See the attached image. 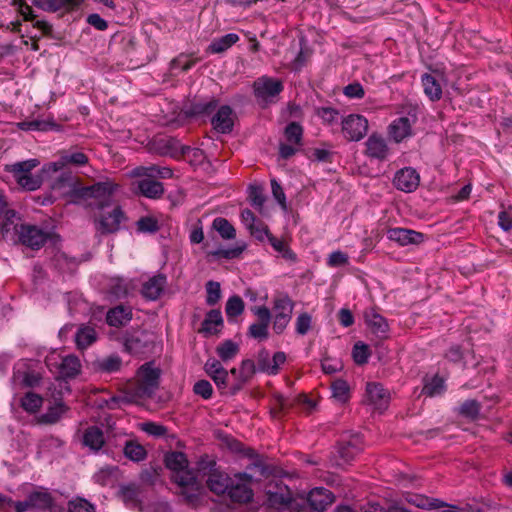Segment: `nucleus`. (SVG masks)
<instances>
[{"instance_id":"nucleus-55","label":"nucleus","mask_w":512,"mask_h":512,"mask_svg":"<svg viewBox=\"0 0 512 512\" xmlns=\"http://www.w3.org/2000/svg\"><path fill=\"white\" fill-rule=\"evenodd\" d=\"M43 404V398L33 392H27L21 399V407L29 413L37 412Z\"/></svg>"},{"instance_id":"nucleus-6","label":"nucleus","mask_w":512,"mask_h":512,"mask_svg":"<svg viewBox=\"0 0 512 512\" xmlns=\"http://www.w3.org/2000/svg\"><path fill=\"white\" fill-rule=\"evenodd\" d=\"M160 373L152 363H145L138 369L137 381L128 384L138 401L152 397L159 386Z\"/></svg>"},{"instance_id":"nucleus-20","label":"nucleus","mask_w":512,"mask_h":512,"mask_svg":"<svg viewBox=\"0 0 512 512\" xmlns=\"http://www.w3.org/2000/svg\"><path fill=\"white\" fill-rule=\"evenodd\" d=\"M413 119L408 116H401L393 120L389 127V136L396 142L400 143L406 138L412 136Z\"/></svg>"},{"instance_id":"nucleus-9","label":"nucleus","mask_w":512,"mask_h":512,"mask_svg":"<svg viewBox=\"0 0 512 512\" xmlns=\"http://www.w3.org/2000/svg\"><path fill=\"white\" fill-rule=\"evenodd\" d=\"M283 89L281 80L268 76L259 77L253 83L254 95L261 104L274 102Z\"/></svg>"},{"instance_id":"nucleus-1","label":"nucleus","mask_w":512,"mask_h":512,"mask_svg":"<svg viewBox=\"0 0 512 512\" xmlns=\"http://www.w3.org/2000/svg\"><path fill=\"white\" fill-rule=\"evenodd\" d=\"M52 190L59 196H69L72 201L84 200L91 208L104 210L113 204V195L118 186L110 181L82 186L71 172H64L54 179Z\"/></svg>"},{"instance_id":"nucleus-32","label":"nucleus","mask_w":512,"mask_h":512,"mask_svg":"<svg viewBox=\"0 0 512 512\" xmlns=\"http://www.w3.org/2000/svg\"><path fill=\"white\" fill-rule=\"evenodd\" d=\"M266 360H269L268 352H260L257 359L258 369L269 374H275L278 370L279 365L285 362L286 355L283 352L275 353L271 359L272 364H267Z\"/></svg>"},{"instance_id":"nucleus-59","label":"nucleus","mask_w":512,"mask_h":512,"mask_svg":"<svg viewBox=\"0 0 512 512\" xmlns=\"http://www.w3.org/2000/svg\"><path fill=\"white\" fill-rule=\"evenodd\" d=\"M244 311V302L241 297L235 295L227 300L225 312L228 318L237 317Z\"/></svg>"},{"instance_id":"nucleus-61","label":"nucleus","mask_w":512,"mask_h":512,"mask_svg":"<svg viewBox=\"0 0 512 512\" xmlns=\"http://www.w3.org/2000/svg\"><path fill=\"white\" fill-rule=\"evenodd\" d=\"M199 59H190L189 55L186 54H180L176 58H174L170 63V69H180L181 71H188L193 67V65L198 61Z\"/></svg>"},{"instance_id":"nucleus-24","label":"nucleus","mask_w":512,"mask_h":512,"mask_svg":"<svg viewBox=\"0 0 512 512\" xmlns=\"http://www.w3.org/2000/svg\"><path fill=\"white\" fill-rule=\"evenodd\" d=\"M269 504L273 507L288 504V487L281 479L273 478L266 487Z\"/></svg>"},{"instance_id":"nucleus-15","label":"nucleus","mask_w":512,"mask_h":512,"mask_svg":"<svg viewBox=\"0 0 512 512\" xmlns=\"http://www.w3.org/2000/svg\"><path fill=\"white\" fill-rule=\"evenodd\" d=\"M250 484V482L240 479L239 474H236L235 479L231 480L226 493L232 502L248 503L253 498V490Z\"/></svg>"},{"instance_id":"nucleus-26","label":"nucleus","mask_w":512,"mask_h":512,"mask_svg":"<svg viewBox=\"0 0 512 512\" xmlns=\"http://www.w3.org/2000/svg\"><path fill=\"white\" fill-rule=\"evenodd\" d=\"M387 238L391 241L405 246L409 244H417L423 240V234L414 230L405 228H391L387 231Z\"/></svg>"},{"instance_id":"nucleus-53","label":"nucleus","mask_w":512,"mask_h":512,"mask_svg":"<svg viewBox=\"0 0 512 512\" xmlns=\"http://www.w3.org/2000/svg\"><path fill=\"white\" fill-rule=\"evenodd\" d=\"M445 388L444 379L436 375L425 381L423 393L427 396L434 397L442 394Z\"/></svg>"},{"instance_id":"nucleus-19","label":"nucleus","mask_w":512,"mask_h":512,"mask_svg":"<svg viewBox=\"0 0 512 512\" xmlns=\"http://www.w3.org/2000/svg\"><path fill=\"white\" fill-rule=\"evenodd\" d=\"M41 380L42 375L26 365L16 368L13 373V381L20 388L36 387L40 384Z\"/></svg>"},{"instance_id":"nucleus-16","label":"nucleus","mask_w":512,"mask_h":512,"mask_svg":"<svg viewBox=\"0 0 512 512\" xmlns=\"http://www.w3.org/2000/svg\"><path fill=\"white\" fill-rule=\"evenodd\" d=\"M276 469L262 460H256L247 466V472L239 473V478L247 482H259L274 476Z\"/></svg>"},{"instance_id":"nucleus-17","label":"nucleus","mask_w":512,"mask_h":512,"mask_svg":"<svg viewBox=\"0 0 512 512\" xmlns=\"http://www.w3.org/2000/svg\"><path fill=\"white\" fill-rule=\"evenodd\" d=\"M393 183L398 190L413 192L419 186L420 176L414 168L405 167L396 172Z\"/></svg>"},{"instance_id":"nucleus-30","label":"nucleus","mask_w":512,"mask_h":512,"mask_svg":"<svg viewBox=\"0 0 512 512\" xmlns=\"http://www.w3.org/2000/svg\"><path fill=\"white\" fill-rule=\"evenodd\" d=\"M132 319V311L129 307L118 305L107 312L108 325L120 327L126 325Z\"/></svg>"},{"instance_id":"nucleus-56","label":"nucleus","mask_w":512,"mask_h":512,"mask_svg":"<svg viewBox=\"0 0 512 512\" xmlns=\"http://www.w3.org/2000/svg\"><path fill=\"white\" fill-rule=\"evenodd\" d=\"M52 264L61 272H71L76 268V261L65 253L58 252L52 259Z\"/></svg>"},{"instance_id":"nucleus-48","label":"nucleus","mask_w":512,"mask_h":512,"mask_svg":"<svg viewBox=\"0 0 512 512\" xmlns=\"http://www.w3.org/2000/svg\"><path fill=\"white\" fill-rule=\"evenodd\" d=\"M66 411L67 407L62 402H59L49 407L47 411L41 415L40 422L44 424H55Z\"/></svg>"},{"instance_id":"nucleus-57","label":"nucleus","mask_w":512,"mask_h":512,"mask_svg":"<svg viewBox=\"0 0 512 512\" xmlns=\"http://www.w3.org/2000/svg\"><path fill=\"white\" fill-rule=\"evenodd\" d=\"M130 291V283L123 278H113L109 284V292L120 299L128 295Z\"/></svg>"},{"instance_id":"nucleus-39","label":"nucleus","mask_w":512,"mask_h":512,"mask_svg":"<svg viewBox=\"0 0 512 512\" xmlns=\"http://www.w3.org/2000/svg\"><path fill=\"white\" fill-rule=\"evenodd\" d=\"M97 340L95 329L88 325H81L75 333V343L78 349L84 350Z\"/></svg>"},{"instance_id":"nucleus-4","label":"nucleus","mask_w":512,"mask_h":512,"mask_svg":"<svg viewBox=\"0 0 512 512\" xmlns=\"http://www.w3.org/2000/svg\"><path fill=\"white\" fill-rule=\"evenodd\" d=\"M334 502V495L328 489L316 487L304 496L293 497L290 493V512H310L309 505L315 511H324Z\"/></svg>"},{"instance_id":"nucleus-49","label":"nucleus","mask_w":512,"mask_h":512,"mask_svg":"<svg viewBox=\"0 0 512 512\" xmlns=\"http://www.w3.org/2000/svg\"><path fill=\"white\" fill-rule=\"evenodd\" d=\"M122 365V360L117 355H110L103 359H99L95 362V367L101 371L106 373H113L120 369Z\"/></svg>"},{"instance_id":"nucleus-28","label":"nucleus","mask_w":512,"mask_h":512,"mask_svg":"<svg viewBox=\"0 0 512 512\" xmlns=\"http://www.w3.org/2000/svg\"><path fill=\"white\" fill-rule=\"evenodd\" d=\"M425 95L431 101H438L442 97V84L439 75L425 73L421 76Z\"/></svg>"},{"instance_id":"nucleus-45","label":"nucleus","mask_w":512,"mask_h":512,"mask_svg":"<svg viewBox=\"0 0 512 512\" xmlns=\"http://www.w3.org/2000/svg\"><path fill=\"white\" fill-rule=\"evenodd\" d=\"M2 217L4 218L0 228L2 234H8L11 231L16 234L17 229H19V226L22 224L19 223L20 218L18 217L17 213L14 210L8 209L7 206L5 212L2 214Z\"/></svg>"},{"instance_id":"nucleus-38","label":"nucleus","mask_w":512,"mask_h":512,"mask_svg":"<svg viewBox=\"0 0 512 512\" xmlns=\"http://www.w3.org/2000/svg\"><path fill=\"white\" fill-rule=\"evenodd\" d=\"M105 443L103 431L97 426L88 427L83 433V444L93 451L100 450Z\"/></svg>"},{"instance_id":"nucleus-42","label":"nucleus","mask_w":512,"mask_h":512,"mask_svg":"<svg viewBox=\"0 0 512 512\" xmlns=\"http://www.w3.org/2000/svg\"><path fill=\"white\" fill-rule=\"evenodd\" d=\"M332 398L338 403H346L350 398V388L343 379H336L331 383Z\"/></svg>"},{"instance_id":"nucleus-40","label":"nucleus","mask_w":512,"mask_h":512,"mask_svg":"<svg viewBox=\"0 0 512 512\" xmlns=\"http://www.w3.org/2000/svg\"><path fill=\"white\" fill-rule=\"evenodd\" d=\"M354 442H341L337 447V454L339 460L336 462L337 465H343L350 462L360 451V447Z\"/></svg>"},{"instance_id":"nucleus-5","label":"nucleus","mask_w":512,"mask_h":512,"mask_svg":"<svg viewBox=\"0 0 512 512\" xmlns=\"http://www.w3.org/2000/svg\"><path fill=\"white\" fill-rule=\"evenodd\" d=\"M197 474L206 477V484L209 490L217 495L227 492L231 478L223 472L216 462L210 458L203 457L197 464Z\"/></svg>"},{"instance_id":"nucleus-29","label":"nucleus","mask_w":512,"mask_h":512,"mask_svg":"<svg viewBox=\"0 0 512 512\" xmlns=\"http://www.w3.org/2000/svg\"><path fill=\"white\" fill-rule=\"evenodd\" d=\"M205 372L210 376L219 389L226 388L228 372L216 359H209L204 365Z\"/></svg>"},{"instance_id":"nucleus-12","label":"nucleus","mask_w":512,"mask_h":512,"mask_svg":"<svg viewBox=\"0 0 512 512\" xmlns=\"http://www.w3.org/2000/svg\"><path fill=\"white\" fill-rule=\"evenodd\" d=\"M368 120L358 114H350L342 120V131L350 141H359L367 133Z\"/></svg>"},{"instance_id":"nucleus-64","label":"nucleus","mask_w":512,"mask_h":512,"mask_svg":"<svg viewBox=\"0 0 512 512\" xmlns=\"http://www.w3.org/2000/svg\"><path fill=\"white\" fill-rule=\"evenodd\" d=\"M70 512H95L93 504L83 498H76L69 501Z\"/></svg>"},{"instance_id":"nucleus-50","label":"nucleus","mask_w":512,"mask_h":512,"mask_svg":"<svg viewBox=\"0 0 512 512\" xmlns=\"http://www.w3.org/2000/svg\"><path fill=\"white\" fill-rule=\"evenodd\" d=\"M216 352L223 362H228L238 354L239 345L232 340H225L217 346Z\"/></svg>"},{"instance_id":"nucleus-2","label":"nucleus","mask_w":512,"mask_h":512,"mask_svg":"<svg viewBox=\"0 0 512 512\" xmlns=\"http://www.w3.org/2000/svg\"><path fill=\"white\" fill-rule=\"evenodd\" d=\"M165 464L173 472L172 479L184 490L198 491L200 484L194 472L188 469L186 455L179 451L168 453Z\"/></svg>"},{"instance_id":"nucleus-25","label":"nucleus","mask_w":512,"mask_h":512,"mask_svg":"<svg viewBox=\"0 0 512 512\" xmlns=\"http://www.w3.org/2000/svg\"><path fill=\"white\" fill-rule=\"evenodd\" d=\"M124 218L123 212L119 206H114L110 212L100 215L98 220V230L102 233H113L119 229L120 223Z\"/></svg>"},{"instance_id":"nucleus-46","label":"nucleus","mask_w":512,"mask_h":512,"mask_svg":"<svg viewBox=\"0 0 512 512\" xmlns=\"http://www.w3.org/2000/svg\"><path fill=\"white\" fill-rule=\"evenodd\" d=\"M255 370L256 366L254 361L249 359L242 361L239 369L240 382L231 388L232 394H236L241 389L242 385L253 376Z\"/></svg>"},{"instance_id":"nucleus-41","label":"nucleus","mask_w":512,"mask_h":512,"mask_svg":"<svg viewBox=\"0 0 512 512\" xmlns=\"http://www.w3.org/2000/svg\"><path fill=\"white\" fill-rule=\"evenodd\" d=\"M239 40V36L235 33L226 34L218 39L212 41V43L208 46V51L210 53H222L230 48L233 44H235Z\"/></svg>"},{"instance_id":"nucleus-51","label":"nucleus","mask_w":512,"mask_h":512,"mask_svg":"<svg viewBox=\"0 0 512 512\" xmlns=\"http://www.w3.org/2000/svg\"><path fill=\"white\" fill-rule=\"evenodd\" d=\"M138 400L133 395L130 387L127 385L125 388L123 395L113 396L107 401V405L110 409L121 408L123 405L137 403Z\"/></svg>"},{"instance_id":"nucleus-35","label":"nucleus","mask_w":512,"mask_h":512,"mask_svg":"<svg viewBox=\"0 0 512 512\" xmlns=\"http://www.w3.org/2000/svg\"><path fill=\"white\" fill-rule=\"evenodd\" d=\"M137 187L140 193L147 198L157 199L164 193L163 184L150 178L140 179L137 182Z\"/></svg>"},{"instance_id":"nucleus-23","label":"nucleus","mask_w":512,"mask_h":512,"mask_svg":"<svg viewBox=\"0 0 512 512\" xmlns=\"http://www.w3.org/2000/svg\"><path fill=\"white\" fill-rule=\"evenodd\" d=\"M84 0H33L38 8L48 12H72L77 10Z\"/></svg>"},{"instance_id":"nucleus-7","label":"nucleus","mask_w":512,"mask_h":512,"mask_svg":"<svg viewBox=\"0 0 512 512\" xmlns=\"http://www.w3.org/2000/svg\"><path fill=\"white\" fill-rule=\"evenodd\" d=\"M157 43L147 35L129 37L124 42V50L131 61L144 65L156 57Z\"/></svg>"},{"instance_id":"nucleus-13","label":"nucleus","mask_w":512,"mask_h":512,"mask_svg":"<svg viewBox=\"0 0 512 512\" xmlns=\"http://www.w3.org/2000/svg\"><path fill=\"white\" fill-rule=\"evenodd\" d=\"M390 392L382 384L372 382L366 385V401L374 411L382 413L390 403Z\"/></svg>"},{"instance_id":"nucleus-60","label":"nucleus","mask_w":512,"mask_h":512,"mask_svg":"<svg viewBox=\"0 0 512 512\" xmlns=\"http://www.w3.org/2000/svg\"><path fill=\"white\" fill-rule=\"evenodd\" d=\"M249 198L251 204L257 208L260 212L263 209L265 203L264 189L261 186L252 185L249 187Z\"/></svg>"},{"instance_id":"nucleus-54","label":"nucleus","mask_w":512,"mask_h":512,"mask_svg":"<svg viewBox=\"0 0 512 512\" xmlns=\"http://www.w3.org/2000/svg\"><path fill=\"white\" fill-rule=\"evenodd\" d=\"M120 494L126 503L136 504L140 501L141 487L136 483H129L120 487Z\"/></svg>"},{"instance_id":"nucleus-10","label":"nucleus","mask_w":512,"mask_h":512,"mask_svg":"<svg viewBox=\"0 0 512 512\" xmlns=\"http://www.w3.org/2000/svg\"><path fill=\"white\" fill-rule=\"evenodd\" d=\"M155 341L152 332L142 329L127 331L124 336V346L131 354H144L151 350Z\"/></svg>"},{"instance_id":"nucleus-52","label":"nucleus","mask_w":512,"mask_h":512,"mask_svg":"<svg viewBox=\"0 0 512 512\" xmlns=\"http://www.w3.org/2000/svg\"><path fill=\"white\" fill-rule=\"evenodd\" d=\"M118 468L115 466H106L97 471L93 478L94 481L102 486L112 484L117 476Z\"/></svg>"},{"instance_id":"nucleus-43","label":"nucleus","mask_w":512,"mask_h":512,"mask_svg":"<svg viewBox=\"0 0 512 512\" xmlns=\"http://www.w3.org/2000/svg\"><path fill=\"white\" fill-rule=\"evenodd\" d=\"M366 322L372 331L379 335L384 336L388 332V323L381 315L370 312L365 315Z\"/></svg>"},{"instance_id":"nucleus-62","label":"nucleus","mask_w":512,"mask_h":512,"mask_svg":"<svg viewBox=\"0 0 512 512\" xmlns=\"http://www.w3.org/2000/svg\"><path fill=\"white\" fill-rule=\"evenodd\" d=\"M352 355L357 364H365L370 356L369 347L362 342H357L353 347Z\"/></svg>"},{"instance_id":"nucleus-22","label":"nucleus","mask_w":512,"mask_h":512,"mask_svg":"<svg viewBox=\"0 0 512 512\" xmlns=\"http://www.w3.org/2000/svg\"><path fill=\"white\" fill-rule=\"evenodd\" d=\"M366 155L377 160H385L390 153L386 139L378 134H372L365 142Z\"/></svg>"},{"instance_id":"nucleus-31","label":"nucleus","mask_w":512,"mask_h":512,"mask_svg":"<svg viewBox=\"0 0 512 512\" xmlns=\"http://www.w3.org/2000/svg\"><path fill=\"white\" fill-rule=\"evenodd\" d=\"M166 284V278L163 275H157L150 278L142 286V295L149 300H156L160 297Z\"/></svg>"},{"instance_id":"nucleus-18","label":"nucleus","mask_w":512,"mask_h":512,"mask_svg":"<svg viewBox=\"0 0 512 512\" xmlns=\"http://www.w3.org/2000/svg\"><path fill=\"white\" fill-rule=\"evenodd\" d=\"M88 163V156L77 149L63 150L59 154L57 161L50 164L54 171H58L66 166H84Z\"/></svg>"},{"instance_id":"nucleus-14","label":"nucleus","mask_w":512,"mask_h":512,"mask_svg":"<svg viewBox=\"0 0 512 512\" xmlns=\"http://www.w3.org/2000/svg\"><path fill=\"white\" fill-rule=\"evenodd\" d=\"M252 312L258 317V321L251 324L248 329V335L257 340H265L268 338V326L270 323L271 314L267 307L256 306L253 307Z\"/></svg>"},{"instance_id":"nucleus-3","label":"nucleus","mask_w":512,"mask_h":512,"mask_svg":"<svg viewBox=\"0 0 512 512\" xmlns=\"http://www.w3.org/2000/svg\"><path fill=\"white\" fill-rule=\"evenodd\" d=\"M302 115V109L299 105L290 104V119L299 118ZM303 140V127L296 121L290 120V156L297 152H305L308 158L318 161H327L330 152L326 149L305 150Z\"/></svg>"},{"instance_id":"nucleus-37","label":"nucleus","mask_w":512,"mask_h":512,"mask_svg":"<svg viewBox=\"0 0 512 512\" xmlns=\"http://www.w3.org/2000/svg\"><path fill=\"white\" fill-rule=\"evenodd\" d=\"M223 325V318L221 311L218 309L210 310L202 322V327L199 332L205 335L216 334L219 330L218 327Z\"/></svg>"},{"instance_id":"nucleus-11","label":"nucleus","mask_w":512,"mask_h":512,"mask_svg":"<svg viewBox=\"0 0 512 512\" xmlns=\"http://www.w3.org/2000/svg\"><path fill=\"white\" fill-rule=\"evenodd\" d=\"M15 235H17L18 242L33 250L40 249L49 237L44 230L29 224H21Z\"/></svg>"},{"instance_id":"nucleus-63","label":"nucleus","mask_w":512,"mask_h":512,"mask_svg":"<svg viewBox=\"0 0 512 512\" xmlns=\"http://www.w3.org/2000/svg\"><path fill=\"white\" fill-rule=\"evenodd\" d=\"M206 302L208 305H215L221 298L220 284L215 281H208L206 284Z\"/></svg>"},{"instance_id":"nucleus-36","label":"nucleus","mask_w":512,"mask_h":512,"mask_svg":"<svg viewBox=\"0 0 512 512\" xmlns=\"http://www.w3.org/2000/svg\"><path fill=\"white\" fill-rule=\"evenodd\" d=\"M405 500H406V502H408L409 504H411L417 508L426 509V510L438 509L445 505V503L439 499L429 498L422 494L408 493L405 495Z\"/></svg>"},{"instance_id":"nucleus-34","label":"nucleus","mask_w":512,"mask_h":512,"mask_svg":"<svg viewBox=\"0 0 512 512\" xmlns=\"http://www.w3.org/2000/svg\"><path fill=\"white\" fill-rule=\"evenodd\" d=\"M80 370V360L74 355H68L61 358V362L58 365L59 375L64 379L74 378L79 374Z\"/></svg>"},{"instance_id":"nucleus-47","label":"nucleus","mask_w":512,"mask_h":512,"mask_svg":"<svg viewBox=\"0 0 512 512\" xmlns=\"http://www.w3.org/2000/svg\"><path fill=\"white\" fill-rule=\"evenodd\" d=\"M123 452L128 459L134 462H140L147 456L145 448L135 441H127L125 443Z\"/></svg>"},{"instance_id":"nucleus-44","label":"nucleus","mask_w":512,"mask_h":512,"mask_svg":"<svg viewBox=\"0 0 512 512\" xmlns=\"http://www.w3.org/2000/svg\"><path fill=\"white\" fill-rule=\"evenodd\" d=\"M32 509H49L53 504V497L46 491H35L28 495Z\"/></svg>"},{"instance_id":"nucleus-21","label":"nucleus","mask_w":512,"mask_h":512,"mask_svg":"<svg viewBox=\"0 0 512 512\" xmlns=\"http://www.w3.org/2000/svg\"><path fill=\"white\" fill-rule=\"evenodd\" d=\"M155 151L160 155H169L176 157L185 155L191 148L189 146H181L177 139L172 137H161L154 141Z\"/></svg>"},{"instance_id":"nucleus-8","label":"nucleus","mask_w":512,"mask_h":512,"mask_svg":"<svg viewBox=\"0 0 512 512\" xmlns=\"http://www.w3.org/2000/svg\"><path fill=\"white\" fill-rule=\"evenodd\" d=\"M37 159H29L6 166V170L13 174L17 184L26 191H34L42 185L40 174H33L32 170L39 165Z\"/></svg>"},{"instance_id":"nucleus-27","label":"nucleus","mask_w":512,"mask_h":512,"mask_svg":"<svg viewBox=\"0 0 512 512\" xmlns=\"http://www.w3.org/2000/svg\"><path fill=\"white\" fill-rule=\"evenodd\" d=\"M233 124V111L227 105L221 106L216 115L212 118V125L219 133L226 134L231 132Z\"/></svg>"},{"instance_id":"nucleus-33","label":"nucleus","mask_w":512,"mask_h":512,"mask_svg":"<svg viewBox=\"0 0 512 512\" xmlns=\"http://www.w3.org/2000/svg\"><path fill=\"white\" fill-rule=\"evenodd\" d=\"M288 300L286 297L276 298L274 300V323L273 329L276 333H282L288 325V318L284 313Z\"/></svg>"},{"instance_id":"nucleus-58","label":"nucleus","mask_w":512,"mask_h":512,"mask_svg":"<svg viewBox=\"0 0 512 512\" xmlns=\"http://www.w3.org/2000/svg\"><path fill=\"white\" fill-rule=\"evenodd\" d=\"M213 227L224 239H233L236 236V231L234 227L225 218L218 217L214 219Z\"/></svg>"}]
</instances>
